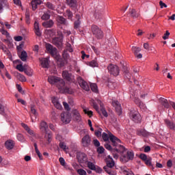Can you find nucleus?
Segmentation results:
<instances>
[{
  "mask_svg": "<svg viewBox=\"0 0 175 175\" xmlns=\"http://www.w3.org/2000/svg\"><path fill=\"white\" fill-rule=\"evenodd\" d=\"M110 142L111 144L107 143L105 144V148L111 152L114 159H118V157L121 155L120 161L124 163L133 161V158H135V153L133 151H126L125 147L120 144L121 140L118 137L111 135Z\"/></svg>",
  "mask_w": 175,
  "mask_h": 175,
  "instance_id": "f257e3e1",
  "label": "nucleus"
},
{
  "mask_svg": "<svg viewBox=\"0 0 175 175\" xmlns=\"http://www.w3.org/2000/svg\"><path fill=\"white\" fill-rule=\"evenodd\" d=\"M48 81L52 85H56L58 90L62 92V94H73V90L69 87H68L65 84V81L64 79L55 77V76H49L48 77Z\"/></svg>",
  "mask_w": 175,
  "mask_h": 175,
  "instance_id": "f03ea898",
  "label": "nucleus"
},
{
  "mask_svg": "<svg viewBox=\"0 0 175 175\" xmlns=\"http://www.w3.org/2000/svg\"><path fill=\"white\" fill-rule=\"evenodd\" d=\"M98 104L100 105V111L103 116H104V117H108L109 115L107 114V111H106V109L103 107V103H102V101H100V100L97 99L96 102L95 101V100H91L92 106H93L94 109H96L98 113H99V107L98 106Z\"/></svg>",
  "mask_w": 175,
  "mask_h": 175,
  "instance_id": "7ed1b4c3",
  "label": "nucleus"
},
{
  "mask_svg": "<svg viewBox=\"0 0 175 175\" xmlns=\"http://www.w3.org/2000/svg\"><path fill=\"white\" fill-rule=\"evenodd\" d=\"M91 31L93 35L95 36V38H96V39L103 38V31L97 25H92Z\"/></svg>",
  "mask_w": 175,
  "mask_h": 175,
  "instance_id": "20e7f679",
  "label": "nucleus"
},
{
  "mask_svg": "<svg viewBox=\"0 0 175 175\" xmlns=\"http://www.w3.org/2000/svg\"><path fill=\"white\" fill-rule=\"evenodd\" d=\"M129 117L134 122H140V121H142V116H140L139 111L135 109H132L130 111Z\"/></svg>",
  "mask_w": 175,
  "mask_h": 175,
  "instance_id": "39448f33",
  "label": "nucleus"
},
{
  "mask_svg": "<svg viewBox=\"0 0 175 175\" xmlns=\"http://www.w3.org/2000/svg\"><path fill=\"white\" fill-rule=\"evenodd\" d=\"M107 69L110 75L113 76H118L120 75V68L117 65L109 64Z\"/></svg>",
  "mask_w": 175,
  "mask_h": 175,
  "instance_id": "423d86ee",
  "label": "nucleus"
},
{
  "mask_svg": "<svg viewBox=\"0 0 175 175\" xmlns=\"http://www.w3.org/2000/svg\"><path fill=\"white\" fill-rule=\"evenodd\" d=\"M77 159L79 163H87L88 162V157L84 152H78L77 153Z\"/></svg>",
  "mask_w": 175,
  "mask_h": 175,
  "instance_id": "0eeeda50",
  "label": "nucleus"
},
{
  "mask_svg": "<svg viewBox=\"0 0 175 175\" xmlns=\"http://www.w3.org/2000/svg\"><path fill=\"white\" fill-rule=\"evenodd\" d=\"M61 120L64 124H69L72 120V116L69 112H64L61 114Z\"/></svg>",
  "mask_w": 175,
  "mask_h": 175,
  "instance_id": "6e6552de",
  "label": "nucleus"
},
{
  "mask_svg": "<svg viewBox=\"0 0 175 175\" xmlns=\"http://www.w3.org/2000/svg\"><path fill=\"white\" fill-rule=\"evenodd\" d=\"M56 21L57 23V25H69V23L68 22V20H66V18H65L64 16H57L56 17Z\"/></svg>",
  "mask_w": 175,
  "mask_h": 175,
  "instance_id": "1a4fd4ad",
  "label": "nucleus"
},
{
  "mask_svg": "<svg viewBox=\"0 0 175 175\" xmlns=\"http://www.w3.org/2000/svg\"><path fill=\"white\" fill-rule=\"evenodd\" d=\"M78 83L83 90H85V91H90V86L88 85V83H87V82L83 80L80 77H78Z\"/></svg>",
  "mask_w": 175,
  "mask_h": 175,
  "instance_id": "9d476101",
  "label": "nucleus"
},
{
  "mask_svg": "<svg viewBox=\"0 0 175 175\" xmlns=\"http://www.w3.org/2000/svg\"><path fill=\"white\" fill-rule=\"evenodd\" d=\"M45 47L51 55H55L57 54V48H55L51 44L46 43Z\"/></svg>",
  "mask_w": 175,
  "mask_h": 175,
  "instance_id": "9b49d317",
  "label": "nucleus"
},
{
  "mask_svg": "<svg viewBox=\"0 0 175 175\" xmlns=\"http://www.w3.org/2000/svg\"><path fill=\"white\" fill-rule=\"evenodd\" d=\"M62 77L65 80H67V81H73V80H75V76L66 70L63 71Z\"/></svg>",
  "mask_w": 175,
  "mask_h": 175,
  "instance_id": "f8f14e48",
  "label": "nucleus"
},
{
  "mask_svg": "<svg viewBox=\"0 0 175 175\" xmlns=\"http://www.w3.org/2000/svg\"><path fill=\"white\" fill-rule=\"evenodd\" d=\"M81 143L83 146V147H88L90 144H91V137H90V135H86L82 138Z\"/></svg>",
  "mask_w": 175,
  "mask_h": 175,
  "instance_id": "ddd939ff",
  "label": "nucleus"
},
{
  "mask_svg": "<svg viewBox=\"0 0 175 175\" xmlns=\"http://www.w3.org/2000/svg\"><path fill=\"white\" fill-rule=\"evenodd\" d=\"M62 36L55 37L53 39L52 42L57 47H61L62 46Z\"/></svg>",
  "mask_w": 175,
  "mask_h": 175,
  "instance_id": "4468645a",
  "label": "nucleus"
},
{
  "mask_svg": "<svg viewBox=\"0 0 175 175\" xmlns=\"http://www.w3.org/2000/svg\"><path fill=\"white\" fill-rule=\"evenodd\" d=\"M112 106L115 107L117 113H118L119 115L121 114L122 109L121 108V104H120V102H118V100L112 101Z\"/></svg>",
  "mask_w": 175,
  "mask_h": 175,
  "instance_id": "2eb2a0df",
  "label": "nucleus"
},
{
  "mask_svg": "<svg viewBox=\"0 0 175 175\" xmlns=\"http://www.w3.org/2000/svg\"><path fill=\"white\" fill-rule=\"evenodd\" d=\"M132 51L134 53L135 55H136L137 58H138L139 59L143 58V55H142V53L139 54V53L142 51V49H140L139 47L133 46Z\"/></svg>",
  "mask_w": 175,
  "mask_h": 175,
  "instance_id": "dca6fc26",
  "label": "nucleus"
},
{
  "mask_svg": "<svg viewBox=\"0 0 175 175\" xmlns=\"http://www.w3.org/2000/svg\"><path fill=\"white\" fill-rule=\"evenodd\" d=\"M73 118L77 122H80L81 121V116L77 109L72 110Z\"/></svg>",
  "mask_w": 175,
  "mask_h": 175,
  "instance_id": "f3484780",
  "label": "nucleus"
},
{
  "mask_svg": "<svg viewBox=\"0 0 175 175\" xmlns=\"http://www.w3.org/2000/svg\"><path fill=\"white\" fill-rule=\"evenodd\" d=\"M5 147L7 150H13L14 148V142L12 139H8L5 142Z\"/></svg>",
  "mask_w": 175,
  "mask_h": 175,
  "instance_id": "a211bd4d",
  "label": "nucleus"
},
{
  "mask_svg": "<svg viewBox=\"0 0 175 175\" xmlns=\"http://www.w3.org/2000/svg\"><path fill=\"white\" fill-rule=\"evenodd\" d=\"M34 33L36 36H42V31H40V27H39V23L35 21L34 23Z\"/></svg>",
  "mask_w": 175,
  "mask_h": 175,
  "instance_id": "6ab92c4d",
  "label": "nucleus"
},
{
  "mask_svg": "<svg viewBox=\"0 0 175 175\" xmlns=\"http://www.w3.org/2000/svg\"><path fill=\"white\" fill-rule=\"evenodd\" d=\"M165 124L168 128V129H171V131H175V124L174 122L166 119L165 120Z\"/></svg>",
  "mask_w": 175,
  "mask_h": 175,
  "instance_id": "aec40b11",
  "label": "nucleus"
},
{
  "mask_svg": "<svg viewBox=\"0 0 175 175\" xmlns=\"http://www.w3.org/2000/svg\"><path fill=\"white\" fill-rule=\"evenodd\" d=\"M66 3L72 9H77V0H66Z\"/></svg>",
  "mask_w": 175,
  "mask_h": 175,
  "instance_id": "412c9836",
  "label": "nucleus"
},
{
  "mask_svg": "<svg viewBox=\"0 0 175 175\" xmlns=\"http://www.w3.org/2000/svg\"><path fill=\"white\" fill-rule=\"evenodd\" d=\"M43 1L42 0H32L31 1V8L33 10L38 9V5H42Z\"/></svg>",
  "mask_w": 175,
  "mask_h": 175,
  "instance_id": "4be33fe9",
  "label": "nucleus"
},
{
  "mask_svg": "<svg viewBox=\"0 0 175 175\" xmlns=\"http://www.w3.org/2000/svg\"><path fill=\"white\" fill-rule=\"evenodd\" d=\"M31 114H33V116L30 115L31 121L32 122H35V120H36V117H38V112L36 111L34 106L31 107Z\"/></svg>",
  "mask_w": 175,
  "mask_h": 175,
  "instance_id": "5701e85b",
  "label": "nucleus"
},
{
  "mask_svg": "<svg viewBox=\"0 0 175 175\" xmlns=\"http://www.w3.org/2000/svg\"><path fill=\"white\" fill-rule=\"evenodd\" d=\"M40 129L41 132H43L44 133H45L46 132H47V129H49V125L46 122L42 121L40 123Z\"/></svg>",
  "mask_w": 175,
  "mask_h": 175,
  "instance_id": "b1692460",
  "label": "nucleus"
},
{
  "mask_svg": "<svg viewBox=\"0 0 175 175\" xmlns=\"http://www.w3.org/2000/svg\"><path fill=\"white\" fill-rule=\"evenodd\" d=\"M159 102L161 103V104L165 108V109H169L170 107V102L169 103V101H167V100L166 98H159Z\"/></svg>",
  "mask_w": 175,
  "mask_h": 175,
  "instance_id": "393cba45",
  "label": "nucleus"
},
{
  "mask_svg": "<svg viewBox=\"0 0 175 175\" xmlns=\"http://www.w3.org/2000/svg\"><path fill=\"white\" fill-rule=\"evenodd\" d=\"M114 165H115L114 160H113V158H111V157L109 155L107 159V166L108 167H110V169H111V167H113Z\"/></svg>",
  "mask_w": 175,
  "mask_h": 175,
  "instance_id": "a878e982",
  "label": "nucleus"
},
{
  "mask_svg": "<svg viewBox=\"0 0 175 175\" xmlns=\"http://www.w3.org/2000/svg\"><path fill=\"white\" fill-rule=\"evenodd\" d=\"M122 72L124 73L125 77L129 80L131 79V74L129 73V70H128V67L126 66L123 65L122 68Z\"/></svg>",
  "mask_w": 175,
  "mask_h": 175,
  "instance_id": "bb28decb",
  "label": "nucleus"
},
{
  "mask_svg": "<svg viewBox=\"0 0 175 175\" xmlns=\"http://www.w3.org/2000/svg\"><path fill=\"white\" fill-rule=\"evenodd\" d=\"M54 25V21L53 20H49L42 23V27L44 28H52Z\"/></svg>",
  "mask_w": 175,
  "mask_h": 175,
  "instance_id": "cd10ccee",
  "label": "nucleus"
},
{
  "mask_svg": "<svg viewBox=\"0 0 175 175\" xmlns=\"http://www.w3.org/2000/svg\"><path fill=\"white\" fill-rule=\"evenodd\" d=\"M137 135L138 136H143L144 137H147V136H148V135L150 134L145 129H139L137 131Z\"/></svg>",
  "mask_w": 175,
  "mask_h": 175,
  "instance_id": "c85d7f7f",
  "label": "nucleus"
},
{
  "mask_svg": "<svg viewBox=\"0 0 175 175\" xmlns=\"http://www.w3.org/2000/svg\"><path fill=\"white\" fill-rule=\"evenodd\" d=\"M23 128H24V129L27 132V133H29V135H30V136H33L35 135V133H33V131L29 129V126H28V125L22 123L21 124Z\"/></svg>",
  "mask_w": 175,
  "mask_h": 175,
  "instance_id": "c756f323",
  "label": "nucleus"
},
{
  "mask_svg": "<svg viewBox=\"0 0 175 175\" xmlns=\"http://www.w3.org/2000/svg\"><path fill=\"white\" fill-rule=\"evenodd\" d=\"M3 8H9L8 0H0V10H3Z\"/></svg>",
  "mask_w": 175,
  "mask_h": 175,
  "instance_id": "7c9ffc66",
  "label": "nucleus"
},
{
  "mask_svg": "<svg viewBox=\"0 0 175 175\" xmlns=\"http://www.w3.org/2000/svg\"><path fill=\"white\" fill-rule=\"evenodd\" d=\"M134 102L135 104H137L139 106V107H140V109H144L145 107L144 103H143V102L140 100V98H135L134 100Z\"/></svg>",
  "mask_w": 175,
  "mask_h": 175,
  "instance_id": "2f4dec72",
  "label": "nucleus"
},
{
  "mask_svg": "<svg viewBox=\"0 0 175 175\" xmlns=\"http://www.w3.org/2000/svg\"><path fill=\"white\" fill-rule=\"evenodd\" d=\"M129 14L133 17V18H137L139 16V12H137L135 9L130 10Z\"/></svg>",
  "mask_w": 175,
  "mask_h": 175,
  "instance_id": "473e14b6",
  "label": "nucleus"
},
{
  "mask_svg": "<svg viewBox=\"0 0 175 175\" xmlns=\"http://www.w3.org/2000/svg\"><path fill=\"white\" fill-rule=\"evenodd\" d=\"M57 64L59 68H64V66H65V64H66V60L65 59L60 58L57 60Z\"/></svg>",
  "mask_w": 175,
  "mask_h": 175,
  "instance_id": "72a5a7b5",
  "label": "nucleus"
},
{
  "mask_svg": "<svg viewBox=\"0 0 175 175\" xmlns=\"http://www.w3.org/2000/svg\"><path fill=\"white\" fill-rule=\"evenodd\" d=\"M44 5L47 9H49L50 10H55V5L53 4V3L48 1L45 3Z\"/></svg>",
  "mask_w": 175,
  "mask_h": 175,
  "instance_id": "f704fd0d",
  "label": "nucleus"
},
{
  "mask_svg": "<svg viewBox=\"0 0 175 175\" xmlns=\"http://www.w3.org/2000/svg\"><path fill=\"white\" fill-rule=\"evenodd\" d=\"M19 57L21 61H23V62H25V61H27V58L28 57V55L27 54V52L25 51H23L21 52Z\"/></svg>",
  "mask_w": 175,
  "mask_h": 175,
  "instance_id": "c9c22d12",
  "label": "nucleus"
},
{
  "mask_svg": "<svg viewBox=\"0 0 175 175\" xmlns=\"http://www.w3.org/2000/svg\"><path fill=\"white\" fill-rule=\"evenodd\" d=\"M102 136H103V139L104 142H109V139L110 140V137L115 136V135H113L111 133H110L109 135H107V133H103Z\"/></svg>",
  "mask_w": 175,
  "mask_h": 175,
  "instance_id": "e433bc0d",
  "label": "nucleus"
},
{
  "mask_svg": "<svg viewBox=\"0 0 175 175\" xmlns=\"http://www.w3.org/2000/svg\"><path fill=\"white\" fill-rule=\"evenodd\" d=\"M42 68H49V59L44 58L40 60Z\"/></svg>",
  "mask_w": 175,
  "mask_h": 175,
  "instance_id": "4c0bfd02",
  "label": "nucleus"
},
{
  "mask_svg": "<svg viewBox=\"0 0 175 175\" xmlns=\"http://www.w3.org/2000/svg\"><path fill=\"white\" fill-rule=\"evenodd\" d=\"M33 146L35 148V151H36L38 157H39V159L40 160L43 159V156H42V154H40V152L39 151V149L38 148V144L36 143H34Z\"/></svg>",
  "mask_w": 175,
  "mask_h": 175,
  "instance_id": "58836bf2",
  "label": "nucleus"
},
{
  "mask_svg": "<svg viewBox=\"0 0 175 175\" xmlns=\"http://www.w3.org/2000/svg\"><path fill=\"white\" fill-rule=\"evenodd\" d=\"M0 49L1 50H3V51H4V53H5V54H7L8 55L10 54V52L9 51V50H8L6 46H5V44H3V43H0Z\"/></svg>",
  "mask_w": 175,
  "mask_h": 175,
  "instance_id": "ea45409f",
  "label": "nucleus"
},
{
  "mask_svg": "<svg viewBox=\"0 0 175 175\" xmlns=\"http://www.w3.org/2000/svg\"><path fill=\"white\" fill-rule=\"evenodd\" d=\"M122 172H123L124 174L135 175V174H133V172L132 171L129 170V169L126 168V167L122 169Z\"/></svg>",
  "mask_w": 175,
  "mask_h": 175,
  "instance_id": "a19ab883",
  "label": "nucleus"
},
{
  "mask_svg": "<svg viewBox=\"0 0 175 175\" xmlns=\"http://www.w3.org/2000/svg\"><path fill=\"white\" fill-rule=\"evenodd\" d=\"M51 15L49 12H44L43 15L41 16V18L45 21L46 20H50Z\"/></svg>",
  "mask_w": 175,
  "mask_h": 175,
  "instance_id": "79ce46f5",
  "label": "nucleus"
},
{
  "mask_svg": "<svg viewBox=\"0 0 175 175\" xmlns=\"http://www.w3.org/2000/svg\"><path fill=\"white\" fill-rule=\"evenodd\" d=\"M16 77L18 79V80H20V81H27V78L20 73L16 74Z\"/></svg>",
  "mask_w": 175,
  "mask_h": 175,
  "instance_id": "37998d69",
  "label": "nucleus"
},
{
  "mask_svg": "<svg viewBox=\"0 0 175 175\" xmlns=\"http://www.w3.org/2000/svg\"><path fill=\"white\" fill-rule=\"evenodd\" d=\"M88 167L90 169V170H96V167H95V164H93L92 162L88 161Z\"/></svg>",
  "mask_w": 175,
  "mask_h": 175,
  "instance_id": "c03bdc74",
  "label": "nucleus"
},
{
  "mask_svg": "<svg viewBox=\"0 0 175 175\" xmlns=\"http://www.w3.org/2000/svg\"><path fill=\"white\" fill-rule=\"evenodd\" d=\"M66 14L69 20H72L73 18V12L70 11V10H67L66 12Z\"/></svg>",
  "mask_w": 175,
  "mask_h": 175,
  "instance_id": "a18cd8bd",
  "label": "nucleus"
},
{
  "mask_svg": "<svg viewBox=\"0 0 175 175\" xmlns=\"http://www.w3.org/2000/svg\"><path fill=\"white\" fill-rule=\"evenodd\" d=\"M90 88L93 92H98V86L96 83H92L90 85Z\"/></svg>",
  "mask_w": 175,
  "mask_h": 175,
  "instance_id": "49530a36",
  "label": "nucleus"
},
{
  "mask_svg": "<svg viewBox=\"0 0 175 175\" xmlns=\"http://www.w3.org/2000/svg\"><path fill=\"white\" fill-rule=\"evenodd\" d=\"M151 161H152V159L150 157H148V158L144 161L146 165H147V166H151L152 167V163H151Z\"/></svg>",
  "mask_w": 175,
  "mask_h": 175,
  "instance_id": "de8ad7c7",
  "label": "nucleus"
},
{
  "mask_svg": "<svg viewBox=\"0 0 175 175\" xmlns=\"http://www.w3.org/2000/svg\"><path fill=\"white\" fill-rule=\"evenodd\" d=\"M89 65L92 68H96L98 67V62L96 60H92L89 63Z\"/></svg>",
  "mask_w": 175,
  "mask_h": 175,
  "instance_id": "09e8293b",
  "label": "nucleus"
},
{
  "mask_svg": "<svg viewBox=\"0 0 175 175\" xmlns=\"http://www.w3.org/2000/svg\"><path fill=\"white\" fill-rule=\"evenodd\" d=\"M63 56V59H65L66 61V59H68V57H69V54L68 53V51L64 50L62 54Z\"/></svg>",
  "mask_w": 175,
  "mask_h": 175,
  "instance_id": "8fccbe9b",
  "label": "nucleus"
},
{
  "mask_svg": "<svg viewBox=\"0 0 175 175\" xmlns=\"http://www.w3.org/2000/svg\"><path fill=\"white\" fill-rule=\"evenodd\" d=\"M77 172L79 175H87V172H85V170L83 169H79Z\"/></svg>",
  "mask_w": 175,
  "mask_h": 175,
  "instance_id": "3c124183",
  "label": "nucleus"
},
{
  "mask_svg": "<svg viewBox=\"0 0 175 175\" xmlns=\"http://www.w3.org/2000/svg\"><path fill=\"white\" fill-rule=\"evenodd\" d=\"M169 36H170V33L169 32V31H166L165 33H164V36H163V39L164 40H166L167 39H169Z\"/></svg>",
  "mask_w": 175,
  "mask_h": 175,
  "instance_id": "603ef678",
  "label": "nucleus"
},
{
  "mask_svg": "<svg viewBox=\"0 0 175 175\" xmlns=\"http://www.w3.org/2000/svg\"><path fill=\"white\" fill-rule=\"evenodd\" d=\"M48 32L51 36H55V33H57L55 29H49Z\"/></svg>",
  "mask_w": 175,
  "mask_h": 175,
  "instance_id": "864d4df0",
  "label": "nucleus"
},
{
  "mask_svg": "<svg viewBox=\"0 0 175 175\" xmlns=\"http://www.w3.org/2000/svg\"><path fill=\"white\" fill-rule=\"evenodd\" d=\"M103 169L107 173H108V174H111V168L107 167V165H105L104 166Z\"/></svg>",
  "mask_w": 175,
  "mask_h": 175,
  "instance_id": "5fc2aeb1",
  "label": "nucleus"
},
{
  "mask_svg": "<svg viewBox=\"0 0 175 175\" xmlns=\"http://www.w3.org/2000/svg\"><path fill=\"white\" fill-rule=\"evenodd\" d=\"M16 137L18 140V142H24V135H23V134H18L16 135Z\"/></svg>",
  "mask_w": 175,
  "mask_h": 175,
  "instance_id": "6e6d98bb",
  "label": "nucleus"
},
{
  "mask_svg": "<svg viewBox=\"0 0 175 175\" xmlns=\"http://www.w3.org/2000/svg\"><path fill=\"white\" fill-rule=\"evenodd\" d=\"M97 152L98 154H103V152H105V148H103V146H100L97 148Z\"/></svg>",
  "mask_w": 175,
  "mask_h": 175,
  "instance_id": "4d7b16f0",
  "label": "nucleus"
},
{
  "mask_svg": "<svg viewBox=\"0 0 175 175\" xmlns=\"http://www.w3.org/2000/svg\"><path fill=\"white\" fill-rule=\"evenodd\" d=\"M83 111H84L85 114H88V116H89V117H92V116H93L92 111H88V109H83Z\"/></svg>",
  "mask_w": 175,
  "mask_h": 175,
  "instance_id": "13d9d810",
  "label": "nucleus"
},
{
  "mask_svg": "<svg viewBox=\"0 0 175 175\" xmlns=\"http://www.w3.org/2000/svg\"><path fill=\"white\" fill-rule=\"evenodd\" d=\"M0 114H1V116H5V107L2 104H0Z\"/></svg>",
  "mask_w": 175,
  "mask_h": 175,
  "instance_id": "bf43d9fd",
  "label": "nucleus"
},
{
  "mask_svg": "<svg viewBox=\"0 0 175 175\" xmlns=\"http://www.w3.org/2000/svg\"><path fill=\"white\" fill-rule=\"evenodd\" d=\"M139 158H140V159H142V161H147V159L148 158V157H147L146 155V154H141L140 155H139Z\"/></svg>",
  "mask_w": 175,
  "mask_h": 175,
  "instance_id": "052dcab7",
  "label": "nucleus"
},
{
  "mask_svg": "<svg viewBox=\"0 0 175 175\" xmlns=\"http://www.w3.org/2000/svg\"><path fill=\"white\" fill-rule=\"evenodd\" d=\"M16 69L19 70V72H24V67L23 66V64H18L16 66Z\"/></svg>",
  "mask_w": 175,
  "mask_h": 175,
  "instance_id": "680f3d73",
  "label": "nucleus"
},
{
  "mask_svg": "<svg viewBox=\"0 0 175 175\" xmlns=\"http://www.w3.org/2000/svg\"><path fill=\"white\" fill-rule=\"evenodd\" d=\"M63 105L65 110H67V111H69V110H70V108L69 107V104H68L66 102H63Z\"/></svg>",
  "mask_w": 175,
  "mask_h": 175,
  "instance_id": "e2e57ef3",
  "label": "nucleus"
},
{
  "mask_svg": "<svg viewBox=\"0 0 175 175\" xmlns=\"http://www.w3.org/2000/svg\"><path fill=\"white\" fill-rule=\"evenodd\" d=\"M79 27H80V20H77L74 23V28L75 29H77V28H79Z\"/></svg>",
  "mask_w": 175,
  "mask_h": 175,
  "instance_id": "0e129e2a",
  "label": "nucleus"
},
{
  "mask_svg": "<svg viewBox=\"0 0 175 175\" xmlns=\"http://www.w3.org/2000/svg\"><path fill=\"white\" fill-rule=\"evenodd\" d=\"M109 88H111V90H114V89H116V87H117V83H109Z\"/></svg>",
  "mask_w": 175,
  "mask_h": 175,
  "instance_id": "69168bd1",
  "label": "nucleus"
},
{
  "mask_svg": "<svg viewBox=\"0 0 175 175\" xmlns=\"http://www.w3.org/2000/svg\"><path fill=\"white\" fill-rule=\"evenodd\" d=\"M93 144L95 147H99V146H100V142H99L98 139H94Z\"/></svg>",
  "mask_w": 175,
  "mask_h": 175,
  "instance_id": "338daca9",
  "label": "nucleus"
},
{
  "mask_svg": "<svg viewBox=\"0 0 175 175\" xmlns=\"http://www.w3.org/2000/svg\"><path fill=\"white\" fill-rule=\"evenodd\" d=\"M59 161L60 163V165H62V166H65L66 165L65 159L63 157H60L59 159Z\"/></svg>",
  "mask_w": 175,
  "mask_h": 175,
  "instance_id": "774afa93",
  "label": "nucleus"
}]
</instances>
